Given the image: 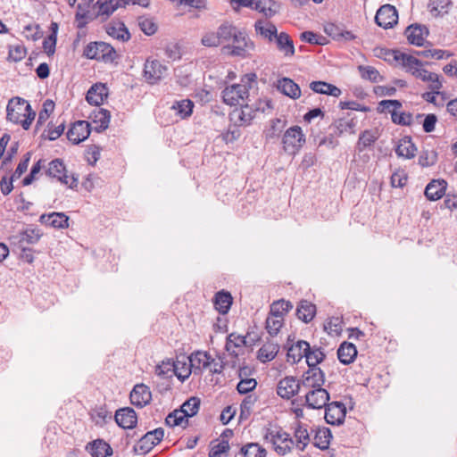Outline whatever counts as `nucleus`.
<instances>
[{"label": "nucleus", "mask_w": 457, "mask_h": 457, "mask_svg": "<svg viewBox=\"0 0 457 457\" xmlns=\"http://www.w3.org/2000/svg\"><path fill=\"white\" fill-rule=\"evenodd\" d=\"M78 4V17H87L95 20L102 17L103 20L109 18L117 9L125 7L130 0H97L91 5L94 0H80ZM77 0H68L70 5H74Z\"/></svg>", "instance_id": "nucleus-1"}, {"label": "nucleus", "mask_w": 457, "mask_h": 457, "mask_svg": "<svg viewBox=\"0 0 457 457\" xmlns=\"http://www.w3.org/2000/svg\"><path fill=\"white\" fill-rule=\"evenodd\" d=\"M36 117L31 105L23 98L13 97L6 106V119L15 124H21L27 130Z\"/></svg>", "instance_id": "nucleus-2"}, {"label": "nucleus", "mask_w": 457, "mask_h": 457, "mask_svg": "<svg viewBox=\"0 0 457 457\" xmlns=\"http://www.w3.org/2000/svg\"><path fill=\"white\" fill-rule=\"evenodd\" d=\"M256 79L254 73L245 74L240 84L226 87L222 91L223 102L230 106H236L245 103L249 96L250 83Z\"/></svg>", "instance_id": "nucleus-3"}, {"label": "nucleus", "mask_w": 457, "mask_h": 457, "mask_svg": "<svg viewBox=\"0 0 457 457\" xmlns=\"http://www.w3.org/2000/svg\"><path fill=\"white\" fill-rule=\"evenodd\" d=\"M264 439L273 445L275 452L279 455H285L291 452L295 441L289 434L279 428L267 429Z\"/></svg>", "instance_id": "nucleus-4"}, {"label": "nucleus", "mask_w": 457, "mask_h": 457, "mask_svg": "<svg viewBox=\"0 0 457 457\" xmlns=\"http://www.w3.org/2000/svg\"><path fill=\"white\" fill-rule=\"evenodd\" d=\"M254 48V44L249 39L245 32L237 29L233 35L229 45H224L222 51L232 56L246 57L247 52Z\"/></svg>", "instance_id": "nucleus-5"}, {"label": "nucleus", "mask_w": 457, "mask_h": 457, "mask_svg": "<svg viewBox=\"0 0 457 457\" xmlns=\"http://www.w3.org/2000/svg\"><path fill=\"white\" fill-rule=\"evenodd\" d=\"M83 55L104 62H112L116 58L114 48L104 42H91L84 49Z\"/></svg>", "instance_id": "nucleus-6"}, {"label": "nucleus", "mask_w": 457, "mask_h": 457, "mask_svg": "<svg viewBox=\"0 0 457 457\" xmlns=\"http://www.w3.org/2000/svg\"><path fill=\"white\" fill-rule=\"evenodd\" d=\"M304 143L305 135L299 126H293L287 129L282 137L284 151L292 155L296 154Z\"/></svg>", "instance_id": "nucleus-7"}, {"label": "nucleus", "mask_w": 457, "mask_h": 457, "mask_svg": "<svg viewBox=\"0 0 457 457\" xmlns=\"http://www.w3.org/2000/svg\"><path fill=\"white\" fill-rule=\"evenodd\" d=\"M46 174L54 179H57L63 185H67L70 188H74L78 185V178L67 175L65 165L61 159H54L48 164Z\"/></svg>", "instance_id": "nucleus-8"}, {"label": "nucleus", "mask_w": 457, "mask_h": 457, "mask_svg": "<svg viewBox=\"0 0 457 457\" xmlns=\"http://www.w3.org/2000/svg\"><path fill=\"white\" fill-rule=\"evenodd\" d=\"M164 436V430L162 428H155L145 434L134 447L138 454H145L157 445Z\"/></svg>", "instance_id": "nucleus-9"}, {"label": "nucleus", "mask_w": 457, "mask_h": 457, "mask_svg": "<svg viewBox=\"0 0 457 457\" xmlns=\"http://www.w3.org/2000/svg\"><path fill=\"white\" fill-rule=\"evenodd\" d=\"M301 387L306 391L323 388L325 374L320 368H311L306 370L300 380Z\"/></svg>", "instance_id": "nucleus-10"}, {"label": "nucleus", "mask_w": 457, "mask_h": 457, "mask_svg": "<svg viewBox=\"0 0 457 457\" xmlns=\"http://www.w3.org/2000/svg\"><path fill=\"white\" fill-rule=\"evenodd\" d=\"M167 70L160 61L147 59L144 65V77L147 83L154 85L164 77Z\"/></svg>", "instance_id": "nucleus-11"}, {"label": "nucleus", "mask_w": 457, "mask_h": 457, "mask_svg": "<svg viewBox=\"0 0 457 457\" xmlns=\"http://www.w3.org/2000/svg\"><path fill=\"white\" fill-rule=\"evenodd\" d=\"M398 13L395 6L391 4L382 5L376 13L375 21L383 29L392 28L397 23Z\"/></svg>", "instance_id": "nucleus-12"}, {"label": "nucleus", "mask_w": 457, "mask_h": 457, "mask_svg": "<svg viewBox=\"0 0 457 457\" xmlns=\"http://www.w3.org/2000/svg\"><path fill=\"white\" fill-rule=\"evenodd\" d=\"M38 228H28L12 237L11 245L13 247H27L28 245L37 244L42 237Z\"/></svg>", "instance_id": "nucleus-13"}, {"label": "nucleus", "mask_w": 457, "mask_h": 457, "mask_svg": "<svg viewBox=\"0 0 457 457\" xmlns=\"http://www.w3.org/2000/svg\"><path fill=\"white\" fill-rule=\"evenodd\" d=\"M304 399L309 409H322L329 401V394L325 388L312 389L306 391Z\"/></svg>", "instance_id": "nucleus-14"}, {"label": "nucleus", "mask_w": 457, "mask_h": 457, "mask_svg": "<svg viewBox=\"0 0 457 457\" xmlns=\"http://www.w3.org/2000/svg\"><path fill=\"white\" fill-rule=\"evenodd\" d=\"M300 380L292 376L280 379L277 385V394L283 399H290L301 390Z\"/></svg>", "instance_id": "nucleus-15"}, {"label": "nucleus", "mask_w": 457, "mask_h": 457, "mask_svg": "<svg viewBox=\"0 0 457 457\" xmlns=\"http://www.w3.org/2000/svg\"><path fill=\"white\" fill-rule=\"evenodd\" d=\"M239 105L241 106L240 109H235L229 114L230 120L237 126L250 125L256 116L253 104L250 105L247 103H242Z\"/></svg>", "instance_id": "nucleus-16"}, {"label": "nucleus", "mask_w": 457, "mask_h": 457, "mask_svg": "<svg viewBox=\"0 0 457 457\" xmlns=\"http://www.w3.org/2000/svg\"><path fill=\"white\" fill-rule=\"evenodd\" d=\"M346 415V408L340 402H332L325 407V420L328 424L340 425Z\"/></svg>", "instance_id": "nucleus-17"}, {"label": "nucleus", "mask_w": 457, "mask_h": 457, "mask_svg": "<svg viewBox=\"0 0 457 457\" xmlns=\"http://www.w3.org/2000/svg\"><path fill=\"white\" fill-rule=\"evenodd\" d=\"M90 135V124L86 120L74 122L67 131V138L77 145L86 140Z\"/></svg>", "instance_id": "nucleus-18"}, {"label": "nucleus", "mask_w": 457, "mask_h": 457, "mask_svg": "<svg viewBox=\"0 0 457 457\" xmlns=\"http://www.w3.org/2000/svg\"><path fill=\"white\" fill-rule=\"evenodd\" d=\"M114 419L118 426L125 429L135 428L137 422V413L130 407L117 410Z\"/></svg>", "instance_id": "nucleus-19"}, {"label": "nucleus", "mask_w": 457, "mask_h": 457, "mask_svg": "<svg viewBox=\"0 0 457 457\" xmlns=\"http://www.w3.org/2000/svg\"><path fill=\"white\" fill-rule=\"evenodd\" d=\"M152 400V393L145 384H137L130 393V402L133 405L142 408Z\"/></svg>", "instance_id": "nucleus-20"}, {"label": "nucleus", "mask_w": 457, "mask_h": 457, "mask_svg": "<svg viewBox=\"0 0 457 457\" xmlns=\"http://www.w3.org/2000/svg\"><path fill=\"white\" fill-rule=\"evenodd\" d=\"M273 41L276 44L277 50L281 53L285 58H291L295 55V48L294 41L287 33H278Z\"/></svg>", "instance_id": "nucleus-21"}, {"label": "nucleus", "mask_w": 457, "mask_h": 457, "mask_svg": "<svg viewBox=\"0 0 457 457\" xmlns=\"http://www.w3.org/2000/svg\"><path fill=\"white\" fill-rule=\"evenodd\" d=\"M412 76L422 81L429 82V88L436 94H440L439 90L442 88L443 85L439 75L436 73L430 72L422 67H419L418 70L414 71Z\"/></svg>", "instance_id": "nucleus-22"}, {"label": "nucleus", "mask_w": 457, "mask_h": 457, "mask_svg": "<svg viewBox=\"0 0 457 457\" xmlns=\"http://www.w3.org/2000/svg\"><path fill=\"white\" fill-rule=\"evenodd\" d=\"M393 54L394 59L397 62H399L407 72H410L411 75H413L414 71L418 70L419 67L423 66V62L421 61H420L418 58L411 54H407L400 51H394Z\"/></svg>", "instance_id": "nucleus-23"}, {"label": "nucleus", "mask_w": 457, "mask_h": 457, "mask_svg": "<svg viewBox=\"0 0 457 457\" xmlns=\"http://www.w3.org/2000/svg\"><path fill=\"white\" fill-rule=\"evenodd\" d=\"M107 87L103 83H96L88 89L86 99L88 104L99 106L107 98Z\"/></svg>", "instance_id": "nucleus-24"}, {"label": "nucleus", "mask_w": 457, "mask_h": 457, "mask_svg": "<svg viewBox=\"0 0 457 457\" xmlns=\"http://www.w3.org/2000/svg\"><path fill=\"white\" fill-rule=\"evenodd\" d=\"M405 35L410 44L421 46L428 35V30L425 26L411 24L406 29Z\"/></svg>", "instance_id": "nucleus-25"}, {"label": "nucleus", "mask_w": 457, "mask_h": 457, "mask_svg": "<svg viewBox=\"0 0 457 457\" xmlns=\"http://www.w3.org/2000/svg\"><path fill=\"white\" fill-rule=\"evenodd\" d=\"M39 221L42 224L50 226L54 228H65L69 227V217L63 212L42 214L39 217Z\"/></svg>", "instance_id": "nucleus-26"}, {"label": "nucleus", "mask_w": 457, "mask_h": 457, "mask_svg": "<svg viewBox=\"0 0 457 457\" xmlns=\"http://www.w3.org/2000/svg\"><path fill=\"white\" fill-rule=\"evenodd\" d=\"M211 354L207 352L196 351L187 358L195 375H201L207 370Z\"/></svg>", "instance_id": "nucleus-27"}, {"label": "nucleus", "mask_w": 457, "mask_h": 457, "mask_svg": "<svg viewBox=\"0 0 457 457\" xmlns=\"http://www.w3.org/2000/svg\"><path fill=\"white\" fill-rule=\"evenodd\" d=\"M310 350V344L304 340H298L287 348V361L292 363L299 362L303 357L305 358L306 351Z\"/></svg>", "instance_id": "nucleus-28"}, {"label": "nucleus", "mask_w": 457, "mask_h": 457, "mask_svg": "<svg viewBox=\"0 0 457 457\" xmlns=\"http://www.w3.org/2000/svg\"><path fill=\"white\" fill-rule=\"evenodd\" d=\"M86 449L93 457H107L112 454V449L103 439H96L87 444Z\"/></svg>", "instance_id": "nucleus-29"}, {"label": "nucleus", "mask_w": 457, "mask_h": 457, "mask_svg": "<svg viewBox=\"0 0 457 457\" xmlns=\"http://www.w3.org/2000/svg\"><path fill=\"white\" fill-rule=\"evenodd\" d=\"M357 355L356 346L349 342H343L337 350V358L345 365L352 363Z\"/></svg>", "instance_id": "nucleus-30"}, {"label": "nucleus", "mask_w": 457, "mask_h": 457, "mask_svg": "<svg viewBox=\"0 0 457 457\" xmlns=\"http://www.w3.org/2000/svg\"><path fill=\"white\" fill-rule=\"evenodd\" d=\"M446 182L445 180H432L425 188V195L430 201L440 199L445 192Z\"/></svg>", "instance_id": "nucleus-31"}, {"label": "nucleus", "mask_w": 457, "mask_h": 457, "mask_svg": "<svg viewBox=\"0 0 457 457\" xmlns=\"http://www.w3.org/2000/svg\"><path fill=\"white\" fill-rule=\"evenodd\" d=\"M316 314V305L307 300L299 302L296 308L297 318L304 323H309Z\"/></svg>", "instance_id": "nucleus-32"}, {"label": "nucleus", "mask_w": 457, "mask_h": 457, "mask_svg": "<svg viewBox=\"0 0 457 457\" xmlns=\"http://www.w3.org/2000/svg\"><path fill=\"white\" fill-rule=\"evenodd\" d=\"M417 148L410 137L401 138L395 147V154L398 157L411 159L415 156Z\"/></svg>", "instance_id": "nucleus-33"}, {"label": "nucleus", "mask_w": 457, "mask_h": 457, "mask_svg": "<svg viewBox=\"0 0 457 457\" xmlns=\"http://www.w3.org/2000/svg\"><path fill=\"white\" fill-rule=\"evenodd\" d=\"M254 29L257 34L269 42H273V39L278 34L277 27L268 21H257L254 24Z\"/></svg>", "instance_id": "nucleus-34"}, {"label": "nucleus", "mask_w": 457, "mask_h": 457, "mask_svg": "<svg viewBox=\"0 0 457 457\" xmlns=\"http://www.w3.org/2000/svg\"><path fill=\"white\" fill-rule=\"evenodd\" d=\"M278 88L292 99H298L301 96L300 87L289 78L279 79Z\"/></svg>", "instance_id": "nucleus-35"}, {"label": "nucleus", "mask_w": 457, "mask_h": 457, "mask_svg": "<svg viewBox=\"0 0 457 457\" xmlns=\"http://www.w3.org/2000/svg\"><path fill=\"white\" fill-rule=\"evenodd\" d=\"M310 88L315 93L335 97H338L341 95L340 88L325 81H312L310 84Z\"/></svg>", "instance_id": "nucleus-36"}, {"label": "nucleus", "mask_w": 457, "mask_h": 457, "mask_svg": "<svg viewBox=\"0 0 457 457\" xmlns=\"http://www.w3.org/2000/svg\"><path fill=\"white\" fill-rule=\"evenodd\" d=\"M245 343L246 342L245 337L236 333H231L227 337L225 348L230 355L237 357L239 355L237 349H241L244 345H245Z\"/></svg>", "instance_id": "nucleus-37"}, {"label": "nucleus", "mask_w": 457, "mask_h": 457, "mask_svg": "<svg viewBox=\"0 0 457 457\" xmlns=\"http://www.w3.org/2000/svg\"><path fill=\"white\" fill-rule=\"evenodd\" d=\"M111 113L109 111L100 108L93 112L92 121L96 124L95 129L97 132L105 130L110 123Z\"/></svg>", "instance_id": "nucleus-38"}, {"label": "nucleus", "mask_w": 457, "mask_h": 457, "mask_svg": "<svg viewBox=\"0 0 457 457\" xmlns=\"http://www.w3.org/2000/svg\"><path fill=\"white\" fill-rule=\"evenodd\" d=\"M232 304V296L228 292L220 291L215 295L214 306L216 310L221 313L226 314Z\"/></svg>", "instance_id": "nucleus-39"}, {"label": "nucleus", "mask_w": 457, "mask_h": 457, "mask_svg": "<svg viewBox=\"0 0 457 457\" xmlns=\"http://www.w3.org/2000/svg\"><path fill=\"white\" fill-rule=\"evenodd\" d=\"M295 438V446L300 451H303L310 443L309 432L301 422H297L294 433Z\"/></svg>", "instance_id": "nucleus-40"}, {"label": "nucleus", "mask_w": 457, "mask_h": 457, "mask_svg": "<svg viewBox=\"0 0 457 457\" xmlns=\"http://www.w3.org/2000/svg\"><path fill=\"white\" fill-rule=\"evenodd\" d=\"M451 5V0H429L428 9L434 17H438L448 13Z\"/></svg>", "instance_id": "nucleus-41"}, {"label": "nucleus", "mask_w": 457, "mask_h": 457, "mask_svg": "<svg viewBox=\"0 0 457 457\" xmlns=\"http://www.w3.org/2000/svg\"><path fill=\"white\" fill-rule=\"evenodd\" d=\"M194 103L189 99L176 101L171 109L175 111L176 115L180 119L189 117L193 112Z\"/></svg>", "instance_id": "nucleus-42"}, {"label": "nucleus", "mask_w": 457, "mask_h": 457, "mask_svg": "<svg viewBox=\"0 0 457 457\" xmlns=\"http://www.w3.org/2000/svg\"><path fill=\"white\" fill-rule=\"evenodd\" d=\"M326 354L322 352L320 347H311L306 351L305 359L309 369L319 368L317 365L323 361Z\"/></svg>", "instance_id": "nucleus-43"}, {"label": "nucleus", "mask_w": 457, "mask_h": 457, "mask_svg": "<svg viewBox=\"0 0 457 457\" xmlns=\"http://www.w3.org/2000/svg\"><path fill=\"white\" fill-rule=\"evenodd\" d=\"M193 372L190 362L186 361L177 360L174 361L173 375H175L181 382H184L189 378Z\"/></svg>", "instance_id": "nucleus-44"}, {"label": "nucleus", "mask_w": 457, "mask_h": 457, "mask_svg": "<svg viewBox=\"0 0 457 457\" xmlns=\"http://www.w3.org/2000/svg\"><path fill=\"white\" fill-rule=\"evenodd\" d=\"M331 437L332 435L328 428H319L314 436L313 445L320 450H325L328 448Z\"/></svg>", "instance_id": "nucleus-45"}, {"label": "nucleus", "mask_w": 457, "mask_h": 457, "mask_svg": "<svg viewBox=\"0 0 457 457\" xmlns=\"http://www.w3.org/2000/svg\"><path fill=\"white\" fill-rule=\"evenodd\" d=\"M237 29H238L232 24H221L217 29L220 45H229L233 35H235Z\"/></svg>", "instance_id": "nucleus-46"}, {"label": "nucleus", "mask_w": 457, "mask_h": 457, "mask_svg": "<svg viewBox=\"0 0 457 457\" xmlns=\"http://www.w3.org/2000/svg\"><path fill=\"white\" fill-rule=\"evenodd\" d=\"M358 71L363 79L370 80V82L377 83L384 79L383 76H381L379 71L373 66L359 65Z\"/></svg>", "instance_id": "nucleus-47"}, {"label": "nucleus", "mask_w": 457, "mask_h": 457, "mask_svg": "<svg viewBox=\"0 0 457 457\" xmlns=\"http://www.w3.org/2000/svg\"><path fill=\"white\" fill-rule=\"evenodd\" d=\"M283 322L284 318L270 312V314L266 319V329L268 333L272 337L278 335L283 326Z\"/></svg>", "instance_id": "nucleus-48"}, {"label": "nucleus", "mask_w": 457, "mask_h": 457, "mask_svg": "<svg viewBox=\"0 0 457 457\" xmlns=\"http://www.w3.org/2000/svg\"><path fill=\"white\" fill-rule=\"evenodd\" d=\"M278 352V345L274 344H265L258 351V358L261 361H272Z\"/></svg>", "instance_id": "nucleus-49"}, {"label": "nucleus", "mask_w": 457, "mask_h": 457, "mask_svg": "<svg viewBox=\"0 0 457 457\" xmlns=\"http://www.w3.org/2000/svg\"><path fill=\"white\" fill-rule=\"evenodd\" d=\"M284 126L285 122L280 119L277 118L271 120L270 127L264 131L266 139H273L278 137Z\"/></svg>", "instance_id": "nucleus-50"}, {"label": "nucleus", "mask_w": 457, "mask_h": 457, "mask_svg": "<svg viewBox=\"0 0 457 457\" xmlns=\"http://www.w3.org/2000/svg\"><path fill=\"white\" fill-rule=\"evenodd\" d=\"M54 110V103L52 100H46L43 104V108L38 113V117L36 123V129H38L49 118L50 114Z\"/></svg>", "instance_id": "nucleus-51"}, {"label": "nucleus", "mask_w": 457, "mask_h": 457, "mask_svg": "<svg viewBox=\"0 0 457 457\" xmlns=\"http://www.w3.org/2000/svg\"><path fill=\"white\" fill-rule=\"evenodd\" d=\"M241 453L243 457H266V450L255 443L242 447Z\"/></svg>", "instance_id": "nucleus-52"}, {"label": "nucleus", "mask_w": 457, "mask_h": 457, "mask_svg": "<svg viewBox=\"0 0 457 457\" xmlns=\"http://www.w3.org/2000/svg\"><path fill=\"white\" fill-rule=\"evenodd\" d=\"M187 417L186 416L183 410L180 408L179 410H175L172 412L169 413L165 419V423L170 427H176L182 425L183 421L186 420L187 422Z\"/></svg>", "instance_id": "nucleus-53"}, {"label": "nucleus", "mask_w": 457, "mask_h": 457, "mask_svg": "<svg viewBox=\"0 0 457 457\" xmlns=\"http://www.w3.org/2000/svg\"><path fill=\"white\" fill-rule=\"evenodd\" d=\"M293 309V304L289 301L284 299L274 302L270 305V312L274 314L284 318V315Z\"/></svg>", "instance_id": "nucleus-54"}, {"label": "nucleus", "mask_w": 457, "mask_h": 457, "mask_svg": "<svg viewBox=\"0 0 457 457\" xmlns=\"http://www.w3.org/2000/svg\"><path fill=\"white\" fill-rule=\"evenodd\" d=\"M301 40L312 45L323 46L327 43V38L312 31H304L300 35Z\"/></svg>", "instance_id": "nucleus-55"}, {"label": "nucleus", "mask_w": 457, "mask_h": 457, "mask_svg": "<svg viewBox=\"0 0 457 457\" xmlns=\"http://www.w3.org/2000/svg\"><path fill=\"white\" fill-rule=\"evenodd\" d=\"M437 160V153L434 150L422 151L419 156V164L422 167L434 165Z\"/></svg>", "instance_id": "nucleus-56"}, {"label": "nucleus", "mask_w": 457, "mask_h": 457, "mask_svg": "<svg viewBox=\"0 0 457 457\" xmlns=\"http://www.w3.org/2000/svg\"><path fill=\"white\" fill-rule=\"evenodd\" d=\"M174 361H162L155 368V374L161 378H171L173 376Z\"/></svg>", "instance_id": "nucleus-57"}, {"label": "nucleus", "mask_w": 457, "mask_h": 457, "mask_svg": "<svg viewBox=\"0 0 457 457\" xmlns=\"http://www.w3.org/2000/svg\"><path fill=\"white\" fill-rule=\"evenodd\" d=\"M107 32L112 37L122 41H127L130 38V34L123 23L120 24L118 28L109 27Z\"/></svg>", "instance_id": "nucleus-58"}, {"label": "nucleus", "mask_w": 457, "mask_h": 457, "mask_svg": "<svg viewBox=\"0 0 457 457\" xmlns=\"http://www.w3.org/2000/svg\"><path fill=\"white\" fill-rule=\"evenodd\" d=\"M403 106L402 103L399 100H382L378 103V112H395L401 109Z\"/></svg>", "instance_id": "nucleus-59"}, {"label": "nucleus", "mask_w": 457, "mask_h": 457, "mask_svg": "<svg viewBox=\"0 0 457 457\" xmlns=\"http://www.w3.org/2000/svg\"><path fill=\"white\" fill-rule=\"evenodd\" d=\"M200 401L196 397H192L183 403L181 409L186 416L192 417L195 415L199 410Z\"/></svg>", "instance_id": "nucleus-60"}, {"label": "nucleus", "mask_w": 457, "mask_h": 457, "mask_svg": "<svg viewBox=\"0 0 457 457\" xmlns=\"http://www.w3.org/2000/svg\"><path fill=\"white\" fill-rule=\"evenodd\" d=\"M391 119L395 124L409 126L412 122V115L410 112H391Z\"/></svg>", "instance_id": "nucleus-61"}, {"label": "nucleus", "mask_w": 457, "mask_h": 457, "mask_svg": "<svg viewBox=\"0 0 457 457\" xmlns=\"http://www.w3.org/2000/svg\"><path fill=\"white\" fill-rule=\"evenodd\" d=\"M355 126L353 120H345L344 119H339L336 120L334 123L335 127V134L337 136H341L343 133L350 131L353 132V129Z\"/></svg>", "instance_id": "nucleus-62"}, {"label": "nucleus", "mask_w": 457, "mask_h": 457, "mask_svg": "<svg viewBox=\"0 0 457 457\" xmlns=\"http://www.w3.org/2000/svg\"><path fill=\"white\" fill-rule=\"evenodd\" d=\"M229 449L228 440L221 439L220 443L212 446L209 452V457H222Z\"/></svg>", "instance_id": "nucleus-63"}, {"label": "nucleus", "mask_w": 457, "mask_h": 457, "mask_svg": "<svg viewBox=\"0 0 457 457\" xmlns=\"http://www.w3.org/2000/svg\"><path fill=\"white\" fill-rule=\"evenodd\" d=\"M377 139L378 135L376 132L371 130H365L360 135L358 145L365 148L370 146L373 143H375Z\"/></svg>", "instance_id": "nucleus-64"}]
</instances>
